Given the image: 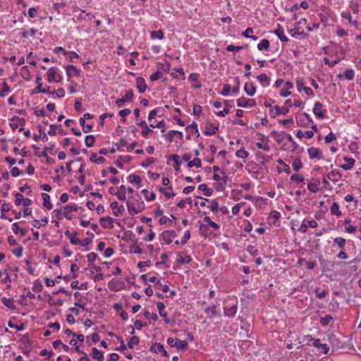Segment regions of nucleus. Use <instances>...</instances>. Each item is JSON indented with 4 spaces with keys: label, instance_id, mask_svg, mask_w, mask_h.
<instances>
[{
    "label": "nucleus",
    "instance_id": "f257e3e1",
    "mask_svg": "<svg viewBox=\"0 0 361 361\" xmlns=\"http://www.w3.org/2000/svg\"><path fill=\"white\" fill-rule=\"evenodd\" d=\"M139 195L131 197L127 201L128 212L130 215H135L140 212L143 209V202L140 201Z\"/></svg>",
    "mask_w": 361,
    "mask_h": 361
},
{
    "label": "nucleus",
    "instance_id": "f03ea898",
    "mask_svg": "<svg viewBox=\"0 0 361 361\" xmlns=\"http://www.w3.org/2000/svg\"><path fill=\"white\" fill-rule=\"evenodd\" d=\"M269 159H262L259 164L252 161L247 162V159H243V163L246 164V168L250 173L252 170H255L254 173H262L263 167Z\"/></svg>",
    "mask_w": 361,
    "mask_h": 361
},
{
    "label": "nucleus",
    "instance_id": "7ed1b4c3",
    "mask_svg": "<svg viewBox=\"0 0 361 361\" xmlns=\"http://www.w3.org/2000/svg\"><path fill=\"white\" fill-rule=\"evenodd\" d=\"M47 81L49 82H59L61 80V75L57 68L51 67L47 72Z\"/></svg>",
    "mask_w": 361,
    "mask_h": 361
},
{
    "label": "nucleus",
    "instance_id": "20e7f679",
    "mask_svg": "<svg viewBox=\"0 0 361 361\" xmlns=\"http://www.w3.org/2000/svg\"><path fill=\"white\" fill-rule=\"evenodd\" d=\"M25 123V121L23 118H19L18 116H14L10 123V126L13 130H16L18 129L19 131H22L24 130L23 126Z\"/></svg>",
    "mask_w": 361,
    "mask_h": 361
},
{
    "label": "nucleus",
    "instance_id": "39448f33",
    "mask_svg": "<svg viewBox=\"0 0 361 361\" xmlns=\"http://www.w3.org/2000/svg\"><path fill=\"white\" fill-rule=\"evenodd\" d=\"M288 113V108L280 107L279 105H276L274 108L269 109V115L272 118H275L276 116L280 114L286 115Z\"/></svg>",
    "mask_w": 361,
    "mask_h": 361
},
{
    "label": "nucleus",
    "instance_id": "423d86ee",
    "mask_svg": "<svg viewBox=\"0 0 361 361\" xmlns=\"http://www.w3.org/2000/svg\"><path fill=\"white\" fill-rule=\"evenodd\" d=\"M313 113L317 118H324L325 117L326 110L323 109L322 103L317 102L314 103Z\"/></svg>",
    "mask_w": 361,
    "mask_h": 361
},
{
    "label": "nucleus",
    "instance_id": "0eeeda50",
    "mask_svg": "<svg viewBox=\"0 0 361 361\" xmlns=\"http://www.w3.org/2000/svg\"><path fill=\"white\" fill-rule=\"evenodd\" d=\"M256 102L254 99H247L242 97L237 99V106L239 107L247 108L255 106Z\"/></svg>",
    "mask_w": 361,
    "mask_h": 361
},
{
    "label": "nucleus",
    "instance_id": "6e6552de",
    "mask_svg": "<svg viewBox=\"0 0 361 361\" xmlns=\"http://www.w3.org/2000/svg\"><path fill=\"white\" fill-rule=\"evenodd\" d=\"M79 207L75 204H69L64 207V216L68 220L72 219L73 215L71 214V211L77 212L79 209Z\"/></svg>",
    "mask_w": 361,
    "mask_h": 361
},
{
    "label": "nucleus",
    "instance_id": "1a4fd4ad",
    "mask_svg": "<svg viewBox=\"0 0 361 361\" xmlns=\"http://www.w3.org/2000/svg\"><path fill=\"white\" fill-rule=\"evenodd\" d=\"M133 97V91L128 90L122 98L116 99V104L118 107H122L126 102L132 100Z\"/></svg>",
    "mask_w": 361,
    "mask_h": 361
},
{
    "label": "nucleus",
    "instance_id": "9d476101",
    "mask_svg": "<svg viewBox=\"0 0 361 361\" xmlns=\"http://www.w3.org/2000/svg\"><path fill=\"white\" fill-rule=\"evenodd\" d=\"M320 180L319 179L312 178L310 182L307 183V189L312 192L316 193L319 191Z\"/></svg>",
    "mask_w": 361,
    "mask_h": 361
},
{
    "label": "nucleus",
    "instance_id": "9b49d317",
    "mask_svg": "<svg viewBox=\"0 0 361 361\" xmlns=\"http://www.w3.org/2000/svg\"><path fill=\"white\" fill-rule=\"evenodd\" d=\"M99 222L104 228L111 229L114 228V219L109 216L100 218Z\"/></svg>",
    "mask_w": 361,
    "mask_h": 361
},
{
    "label": "nucleus",
    "instance_id": "f8f14e48",
    "mask_svg": "<svg viewBox=\"0 0 361 361\" xmlns=\"http://www.w3.org/2000/svg\"><path fill=\"white\" fill-rule=\"evenodd\" d=\"M161 236L165 241L166 244L169 245L172 242L173 238L176 236V233L173 230L165 231L161 234Z\"/></svg>",
    "mask_w": 361,
    "mask_h": 361
},
{
    "label": "nucleus",
    "instance_id": "ddd939ff",
    "mask_svg": "<svg viewBox=\"0 0 361 361\" xmlns=\"http://www.w3.org/2000/svg\"><path fill=\"white\" fill-rule=\"evenodd\" d=\"M216 307H217L216 305H210L209 307H207L204 310V312L208 314V317L209 319H211L214 317H221V313L216 310Z\"/></svg>",
    "mask_w": 361,
    "mask_h": 361
},
{
    "label": "nucleus",
    "instance_id": "4468645a",
    "mask_svg": "<svg viewBox=\"0 0 361 361\" xmlns=\"http://www.w3.org/2000/svg\"><path fill=\"white\" fill-rule=\"evenodd\" d=\"M160 290L162 293H159V298H163L164 296L168 298L176 294L175 290H170L168 286L161 285V283H159V291Z\"/></svg>",
    "mask_w": 361,
    "mask_h": 361
},
{
    "label": "nucleus",
    "instance_id": "2eb2a0df",
    "mask_svg": "<svg viewBox=\"0 0 361 361\" xmlns=\"http://www.w3.org/2000/svg\"><path fill=\"white\" fill-rule=\"evenodd\" d=\"M274 33L279 38L281 42H287L288 41V38L284 34L283 28L280 24L277 25V28L274 30Z\"/></svg>",
    "mask_w": 361,
    "mask_h": 361
},
{
    "label": "nucleus",
    "instance_id": "dca6fc26",
    "mask_svg": "<svg viewBox=\"0 0 361 361\" xmlns=\"http://www.w3.org/2000/svg\"><path fill=\"white\" fill-rule=\"evenodd\" d=\"M237 312V304L232 305L231 306H225L224 307V315L228 317H233L235 315Z\"/></svg>",
    "mask_w": 361,
    "mask_h": 361
},
{
    "label": "nucleus",
    "instance_id": "f3484780",
    "mask_svg": "<svg viewBox=\"0 0 361 361\" xmlns=\"http://www.w3.org/2000/svg\"><path fill=\"white\" fill-rule=\"evenodd\" d=\"M157 113H158V110L157 109H154L149 112V116H148V121L149 122V126L153 128L158 127V123H157V121L154 120V121H152L153 119H154L156 118V116H157Z\"/></svg>",
    "mask_w": 361,
    "mask_h": 361
},
{
    "label": "nucleus",
    "instance_id": "a211bd4d",
    "mask_svg": "<svg viewBox=\"0 0 361 361\" xmlns=\"http://www.w3.org/2000/svg\"><path fill=\"white\" fill-rule=\"evenodd\" d=\"M317 225V222L313 219L307 221V224H306L304 221L303 223L300 226V231L302 233H305L307 232V227L310 226L311 228H316Z\"/></svg>",
    "mask_w": 361,
    "mask_h": 361
},
{
    "label": "nucleus",
    "instance_id": "6ab92c4d",
    "mask_svg": "<svg viewBox=\"0 0 361 361\" xmlns=\"http://www.w3.org/2000/svg\"><path fill=\"white\" fill-rule=\"evenodd\" d=\"M192 261V257L190 255H185L183 256V252L178 254V258L176 259L177 263L180 264H189Z\"/></svg>",
    "mask_w": 361,
    "mask_h": 361
},
{
    "label": "nucleus",
    "instance_id": "aec40b11",
    "mask_svg": "<svg viewBox=\"0 0 361 361\" xmlns=\"http://www.w3.org/2000/svg\"><path fill=\"white\" fill-rule=\"evenodd\" d=\"M136 85L138 92L140 93H143L146 90L147 85L145 84V80H144V78L141 77L137 78Z\"/></svg>",
    "mask_w": 361,
    "mask_h": 361
},
{
    "label": "nucleus",
    "instance_id": "412c9836",
    "mask_svg": "<svg viewBox=\"0 0 361 361\" xmlns=\"http://www.w3.org/2000/svg\"><path fill=\"white\" fill-rule=\"evenodd\" d=\"M293 87V83L290 81H287L285 83V85H284L283 90L281 91L280 95L283 97H286L290 95L291 92L288 90L292 88Z\"/></svg>",
    "mask_w": 361,
    "mask_h": 361
},
{
    "label": "nucleus",
    "instance_id": "4be33fe9",
    "mask_svg": "<svg viewBox=\"0 0 361 361\" xmlns=\"http://www.w3.org/2000/svg\"><path fill=\"white\" fill-rule=\"evenodd\" d=\"M229 103V100H226L224 102V109L222 111L216 112V115L219 117H224L226 115H227L229 113L231 109V105Z\"/></svg>",
    "mask_w": 361,
    "mask_h": 361
},
{
    "label": "nucleus",
    "instance_id": "5701e85b",
    "mask_svg": "<svg viewBox=\"0 0 361 361\" xmlns=\"http://www.w3.org/2000/svg\"><path fill=\"white\" fill-rule=\"evenodd\" d=\"M257 78L263 87H267L270 84V78L265 73L260 74Z\"/></svg>",
    "mask_w": 361,
    "mask_h": 361
},
{
    "label": "nucleus",
    "instance_id": "b1692460",
    "mask_svg": "<svg viewBox=\"0 0 361 361\" xmlns=\"http://www.w3.org/2000/svg\"><path fill=\"white\" fill-rule=\"evenodd\" d=\"M159 192L164 194L167 198H171L176 195L175 193L172 191L171 185L169 186L167 188L159 187Z\"/></svg>",
    "mask_w": 361,
    "mask_h": 361
},
{
    "label": "nucleus",
    "instance_id": "393cba45",
    "mask_svg": "<svg viewBox=\"0 0 361 361\" xmlns=\"http://www.w3.org/2000/svg\"><path fill=\"white\" fill-rule=\"evenodd\" d=\"M278 162L280 164L281 166L277 167V171L279 173L282 171L286 172V173H290V169L289 166L285 163L283 159H278Z\"/></svg>",
    "mask_w": 361,
    "mask_h": 361
},
{
    "label": "nucleus",
    "instance_id": "a878e982",
    "mask_svg": "<svg viewBox=\"0 0 361 361\" xmlns=\"http://www.w3.org/2000/svg\"><path fill=\"white\" fill-rule=\"evenodd\" d=\"M262 138H261V142H257V145L258 146L259 148L260 149H262L265 151H268L269 149V147L268 145V137L262 135Z\"/></svg>",
    "mask_w": 361,
    "mask_h": 361
},
{
    "label": "nucleus",
    "instance_id": "bb28decb",
    "mask_svg": "<svg viewBox=\"0 0 361 361\" xmlns=\"http://www.w3.org/2000/svg\"><path fill=\"white\" fill-rule=\"evenodd\" d=\"M244 90L247 95L253 96L255 94L256 87L252 83L246 82L244 86Z\"/></svg>",
    "mask_w": 361,
    "mask_h": 361
},
{
    "label": "nucleus",
    "instance_id": "cd10ccee",
    "mask_svg": "<svg viewBox=\"0 0 361 361\" xmlns=\"http://www.w3.org/2000/svg\"><path fill=\"white\" fill-rule=\"evenodd\" d=\"M219 130L218 126H214L212 123H207L206 126L205 134L207 135H214Z\"/></svg>",
    "mask_w": 361,
    "mask_h": 361
},
{
    "label": "nucleus",
    "instance_id": "c85d7f7f",
    "mask_svg": "<svg viewBox=\"0 0 361 361\" xmlns=\"http://www.w3.org/2000/svg\"><path fill=\"white\" fill-rule=\"evenodd\" d=\"M198 189L202 190L205 196L209 197L213 194V189L208 188L206 184H201L199 185Z\"/></svg>",
    "mask_w": 361,
    "mask_h": 361
},
{
    "label": "nucleus",
    "instance_id": "c756f323",
    "mask_svg": "<svg viewBox=\"0 0 361 361\" xmlns=\"http://www.w3.org/2000/svg\"><path fill=\"white\" fill-rule=\"evenodd\" d=\"M126 188L125 185H121L119 188H118L117 197L119 200H126Z\"/></svg>",
    "mask_w": 361,
    "mask_h": 361
},
{
    "label": "nucleus",
    "instance_id": "7c9ffc66",
    "mask_svg": "<svg viewBox=\"0 0 361 361\" xmlns=\"http://www.w3.org/2000/svg\"><path fill=\"white\" fill-rule=\"evenodd\" d=\"M42 197L43 199V205L48 209L52 208V204L50 202V196L47 193H42Z\"/></svg>",
    "mask_w": 361,
    "mask_h": 361
},
{
    "label": "nucleus",
    "instance_id": "2f4dec72",
    "mask_svg": "<svg viewBox=\"0 0 361 361\" xmlns=\"http://www.w3.org/2000/svg\"><path fill=\"white\" fill-rule=\"evenodd\" d=\"M1 301H2V303L8 308H9L11 310L16 309V306L14 305V300L13 298H6L4 297L1 299Z\"/></svg>",
    "mask_w": 361,
    "mask_h": 361
},
{
    "label": "nucleus",
    "instance_id": "473e14b6",
    "mask_svg": "<svg viewBox=\"0 0 361 361\" xmlns=\"http://www.w3.org/2000/svg\"><path fill=\"white\" fill-rule=\"evenodd\" d=\"M92 357L98 361H102L104 358L103 353L96 348L92 349Z\"/></svg>",
    "mask_w": 361,
    "mask_h": 361
},
{
    "label": "nucleus",
    "instance_id": "72a5a7b5",
    "mask_svg": "<svg viewBox=\"0 0 361 361\" xmlns=\"http://www.w3.org/2000/svg\"><path fill=\"white\" fill-rule=\"evenodd\" d=\"M330 212L332 215L341 216L342 215L341 212L339 209V205L337 202H334L330 207Z\"/></svg>",
    "mask_w": 361,
    "mask_h": 361
},
{
    "label": "nucleus",
    "instance_id": "f704fd0d",
    "mask_svg": "<svg viewBox=\"0 0 361 361\" xmlns=\"http://www.w3.org/2000/svg\"><path fill=\"white\" fill-rule=\"evenodd\" d=\"M310 158H320L322 155L321 151L315 147H310L308 149Z\"/></svg>",
    "mask_w": 361,
    "mask_h": 361
},
{
    "label": "nucleus",
    "instance_id": "c9c22d12",
    "mask_svg": "<svg viewBox=\"0 0 361 361\" xmlns=\"http://www.w3.org/2000/svg\"><path fill=\"white\" fill-rule=\"evenodd\" d=\"M270 47L269 41L267 39H263L257 44V49L259 51L268 50Z\"/></svg>",
    "mask_w": 361,
    "mask_h": 361
},
{
    "label": "nucleus",
    "instance_id": "e433bc0d",
    "mask_svg": "<svg viewBox=\"0 0 361 361\" xmlns=\"http://www.w3.org/2000/svg\"><path fill=\"white\" fill-rule=\"evenodd\" d=\"M208 226L214 228V229H219L220 226L219 224H217L216 223L214 222V221H211V222H209V224L208 225H206V224H200V230L203 232L204 231H207L208 230Z\"/></svg>",
    "mask_w": 361,
    "mask_h": 361
},
{
    "label": "nucleus",
    "instance_id": "4c0bfd02",
    "mask_svg": "<svg viewBox=\"0 0 361 361\" xmlns=\"http://www.w3.org/2000/svg\"><path fill=\"white\" fill-rule=\"evenodd\" d=\"M41 221L43 223L42 224L40 223L39 221L37 220V219H34L31 224L32 225L35 227V228H41L42 226H44L47 222H48V219L46 216H43L42 219H41Z\"/></svg>",
    "mask_w": 361,
    "mask_h": 361
},
{
    "label": "nucleus",
    "instance_id": "58836bf2",
    "mask_svg": "<svg viewBox=\"0 0 361 361\" xmlns=\"http://www.w3.org/2000/svg\"><path fill=\"white\" fill-rule=\"evenodd\" d=\"M334 243L337 244L341 250H344L345 246L346 240L342 237H336L334 238Z\"/></svg>",
    "mask_w": 361,
    "mask_h": 361
},
{
    "label": "nucleus",
    "instance_id": "ea45409f",
    "mask_svg": "<svg viewBox=\"0 0 361 361\" xmlns=\"http://www.w3.org/2000/svg\"><path fill=\"white\" fill-rule=\"evenodd\" d=\"M290 180L292 181V182H295L296 183H303L305 184V178L298 174V173H294L291 176H290Z\"/></svg>",
    "mask_w": 361,
    "mask_h": 361
},
{
    "label": "nucleus",
    "instance_id": "a19ab883",
    "mask_svg": "<svg viewBox=\"0 0 361 361\" xmlns=\"http://www.w3.org/2000/svg\"><path fill=\"white\" fill-rule=\"evenodd\" d=\"M329 341L334 348H340L341 343L338 341V339L336 337L335 335L332 334L330 336H329Z\"/></svg>",
    "mask_w": 361,
    "mask_h": 361
},
{
    "label": "nucleus",
    "instance_id": "79ce46f5",
    "mask_svg": "<svg viewBox=\"0 0 361 361\" xmlns=\"http://www.w3.org/2000/svg\"><path fill=\"white\" fill-rule=\"evenodd\" d=\"M175 345V347H176L178 350H185L188 346V342L186 341L176 339Z\"/></svg>",
    "mask_w": 361,
    "mask_h": 361
},
{
    "label": "nucleus",
    "instance_id": "37998d69",
    "mask_svg": "<svg viewBox=\"0 0 361 361\" xmlns=\"http://www.w3.org/2000/svg\"><path fill=\"white\" fill-rule=\"evenodd\" d=\"M343 77L348 80H353L355 78V71L351 68H348L344 71Z\"/></svg>",
    "mask_w": 361,
    "mask_h": 361
},
{
    "label": "nucleus",
    "instance_id": "c03bdc74",
    "mask_svg": "<svg viewBox=\"0 0 361 361\" xmlns=\"http://www.w3.org/2000/svg\"><path fill=\"white\" fill-rule=\"evenodd\" d=\"M347 163L340 165V167L347 171L351 169L355 164V159H344Z\"/></svg>",
    "mask_w": 361,
    "mask_h": 361
},
{
    "label": "nucleus",
    "instance_id": "a18cd8bd",
    "mask_svg": "<svg viewBox=\"0 0 361 361\" xmlns=\"http://www.w3.org/2000/svg\"><path fill=\"white\" fill-rule=\"evenodd\" d=\"M185 204H188L191 205L192 204V200L191 197H187L185 200H182L177 203V207L180 209H184L185 207Z\"/></svg>",
    "mask_w": 361,
    "mask_h": 361
},
{
    "label": "nucleus",
    "instance_id": "49530a36",
    "mask_svg": "<svg viewBox=\"0 0 361 361\" xmlns=\"http://www.w3.org/2000/svg\"><path fill=\"white\" fill-rule=\"evenodd\" d=\"M43 289V286L39 279H37L33 283L32 290L34 292L39 293Z\"/></svg>",
    "mask_w": 361,
    "mask_h": 361
},
{
    "label": "nucleus",
    "instance_id": "de8ad7c7",
    "mask_svg": "<svg viewBox=\"0 0 361 361\" xmlns=\"http://www.w3.org/2000/svg\"><path fill=\"white\" fill-rule=\"evenodd\" d=\"M142 192L144 194L145 197L147 200L150 201L153 200L156 197V194L154 192H149L147 190L145 189L142 190Z\"/></svg>",
    "mask_w": 361,
    "mask_h": 361
},
{
    "label": "nucleus",
    "instance_id": "09e8293b",
    "mask_svg": "<svg viewBox=\"0 0 361 361\" xmlns=\"http://www.w3.org/2000/svg\"><path fill=\"white\" fill-rule=\"evenodd\" d=\"M11 92V88L6 82L2 83V89L0 91V97H4L6 94Z\"/></svg>",
    "mask_w": 361,
    "mask_h": 361
},
{
    "label": "nucleus",
    "instance_id": "8fccbe9b",
    "mask_svg": "<svg viewBox=\"0 0 361 361\" xmlns=\"http://www.w3.org/2000/svg\"><path fill=\"white\" fill-rule=\"evenodd\" d=\"M210 202V205L208 206V208L213 212H216L219 211V205L218 202L216 200H212Z\"/></svg>",
    "mask_w": 361,
    "mask_h": 361
},
{
    "label": "nucleus",
    "instance_id": "3c124183",
    "mask_svg": "<svg viewBox=\"0 0 361 361\" xmlns=\"http://www.w3.org/2000/svg\"><path fill=\"white\" fill-rule=\"evenodd\" d=\"M37 32V30L35 28H31L30 30L25 31L22 34V37L25 38H29L30 37H33Z\"/></svg>",
    "mask_w": 361,
    "mask_h": 361
},
{
    "label": "nucleus",
    "instance_id": "603ef678",
    "mask_svg": "<svg viewBox=\"0 0 361 361\" xmlns=\"http://www.w3.org/2000/svg\"><path fill=\"white\" fill-rule=\"evenodd\" d=\"M139 338L137 336H133L128 342V347L129 348H133L135 345H137L139 343Z\"/></svg>",
    "mask_w": 361,
    "mask_h": 361
},
{
    "label": "nucleus",
    "instance_id": "864d4df0",
    "mask_svg": "<svg viewBox=\"0 0 361 361\" xmlns=\"http://www.w3.org/2000/svg\"><path fill=\"white\" fill-rule=\"evenodd\" d=\"M0 203L1 204V213H5L11 210L10 204H7L5 200H1Z\"/></svg>",
    "mask_w": 361,
    "mask_h": 361
},
{
    "label": "nucleus",
    "instance_id": "5fc2aeb1",
    "mask_svg": "<svg viewBox=\"0 0 361 361\" xmlns=\"http://www.w3.org/2000/svg\"><path fill=\"white\" fill-rule=\"evenodd\" d=\"M128 181L130 183H135L136 184H139L141 181V178L138 175L136 174H130L128 177Z\"/></svg>",
    "mask_w": 361,
    "mask_h": 361
},
{
    "label": "nucleus",
    "instance_id": "6e6d98bb",
    "mask_svg": "<svg viewBox=\"0 0 361 361\" xmlns=\"http://www.w3.org/2000/svg\"><path fill=\"white\" fill-rule=\"evenodd\" d=\"M95 139L94 137L92 135H87L85 137V142L87 147H92L94 143Z\"/></svg>",
    "mask_w": 361,
    "mask_h": 361
},
{
    "label": "nucleus",
    "instance_id": "4d7b16f0",
    "mask_svg": "<svg viewBox=\"0 0 361 361\" xmlns=\"http://www.w3.org/2000/svg\"><path fill=\"white\" fill-rule=\"evenodd\" d=\"M300 160L301 159H294L292 163L293 169L295 172L298 171L302 167Z\"/></svg>",
    "mask_w": 361,
    "mask_h": 361
},
{
    "label": "nucleus",
    "instance_id": "13d9d810",
    "mask_svg": "<svg viewBox=\"0 0 361 361\" xmlns=\"http://www.w3.org/2000/svg\"><path fill=\"white\" fill-rule=\"evenodd\" d=\"M333 317L329 314L320 318V324L322 326H326L332 320Z\"/></svg>",
    "mask_w": 361,
    "mask_h": 361
},
{
    "label": "nucleus",
    "instance_id": "bf43d9fd",
    "mask_svg": "<svg viewBox=\"0 0 361 361\" xmlns=\"http://www.w3.org/2000/svg\"><path fill=\"white\" fill-rule=\"evenodd\" d=\"M66 71H67V74L68 75H70L71 74V72L75 73V75H79L80 73V70L78 68H77L75 66H73V65H69L68 66L67 68H66Z\"/></svg>",
    "mask_w": 361,
    "mask_h": 361
},
{
    "label": "nucleus",
    "instance_id": "052dcab7",
    "mask_svg": "<svg viewBox=\"0 0 361 361\" xmlns=\"http://www.w3.org/2000/svg\"><path fill=\"white\" fill-rule=\"evenodd\" d=\"M231 86L229 84H225L221 91V94L223 96H228L231 92Z\"/></svg>",
    "mask_w": 361,
    "mask_h": 361
},
{
    "label": "nucleus",
    "instance_id": "680f3d73",
    "mask_svg": "<svg viewBox=\"0 0 361 361\" xmlns=\"http://www.w3.org/2000/svg\"><path fill=\"white\" fill-rule=\"evenodd\" d=\"M15 197H16L15 204L16 206H20L23 203V195L20 192H16L15 194Z\"/></svg>",
    "mask_w": 361,
    "mask_h": 361
},
{
    "label": "nucleus",
    "instance_id": "e2e57ef3",
    "mask_svg": "<svg viewBox=\"0 0 361 361\" xmlns=\"http://www.w3.org/2000/svg\"><path fill=\"white\" fill-rule=\"evenodd\" d=\"M69 343L70 345H73L75 347L74 349L76 353L79 354H82L84 353L82 350L80 349L79 346L78 345V341L75 339H71Z\"/></svg>",
    "mask_w": 361,
    "mask_h": 361
},
{
    "label": "nucleus",
    "instance_id": "0e129e2a",
    "mask_svg": "<svg viewBox=\"0 0 361 361\" xmlns=\"http://www.w3.org/2000/svg\"><path fill=\"white\" fill-rule=\"evenodd\" d=\"M315 292H316V296L319 299H322V298H325L329 293L328 290H323L322 292H319L318 288H317L315 289Z\"/></svg>",
    "mask_w": 361,
    "mask_h": 361
},
{
    "label": "nucleus",
    "instance_id": "69168bd1",
    "mask_svg": "<svg viewBox=\"0 0 361 361\" xmlns=\"http://www.w3.org/2000/svg\"><path fill=\"white\" fill-rule=\"evenodd\" d=\"M8 326L11 328H14L16 329L17 331H23V329H24V325L23 324H13L11 321H9L8 322Z\"/></svg>",
    "mask_w": 361,
    "mask_h": 361
},
{
    "label": "nucleus",
    "instance_id": "338daca9",
    "mask_svg": "<svg viewBox=\"0 0 361 361\" xmlns=\"http://www.w3.org/2000/svg\"><path fill=\"white\" fill-rule=\"evenodd\" d=\"M243 47L241 46H235L233 44H230L226 47V50L228 51L236 52L241 50Z\"/></svg>",
    "mask_w": 361,
    "mask_h": 361
},
{
    "label": "nucleus",
    "instance_id": "774afa93",
    "mask_svg": "<svg viewBox=\"0 0 361 361\" xmlns=\"http://www.w3.org/2000/svg\"><path fill=\"white\" fill-rule=\"evenodd\" d=\"M247 251L252 255V256H257L258 255V250L256 249V247L253 245H249L247 248Z\"/></svg>",
    "mask_w": 361,
    "mask_h": 361
}]
</instances>
